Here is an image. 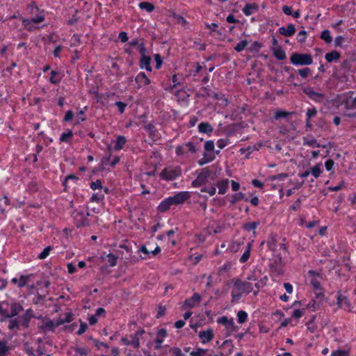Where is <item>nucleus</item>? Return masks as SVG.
Segmentation results:
<instances>
[{
    "mask_svg": "<svg viewBox=\"0 0 356 356\" xmlns=\"http://www.w3.org/2000/svg\"><path fill=\"white\" fill-rule=\"evenodd\" d=\"M290 62L295 65H309L313 63V58L309 54L293 53L290 57Z\"/></svg>",
    "mask_w": 356,
    "mask_h": 356,
    "instance_id": "f257e3e1",
    "label": "nucleus"
},
{
    "mask_svg": "<svg viewBox=\"0 0 356 356\" xmlns=\"http://www.w3.org/2000/svg\"><path fill=\"white\" fill-rule=\"evenodd\" d=\"M181 174V170L180 167L177 166L175 168H164L161 172L160 173V177L161 179L166 181L174 180L177 177H179Z\"/></svg>",
    "mask_w": 356,
    "mask_h": 356,
    "instance_id": "f03ea898",
    "label": "nucleus"
},
{
    "mask_svg": "<svg viewBox=\"0 0 356 356\" xmlns=\"http://www.w3.org/2000/svg\"><path fill=\"white\" fill-rule=\"evenodd\" d=\"M88 212L85 213L83 211L78 210H74L72 213V217L73 218L77 227L87 226L89 225V221L88 220Z\"/></svg>",
    "mask_w": 356,
    "mask_h": 356,
    "instance_id": "7ed1b4c3",
    "label": "nucleus"
},
{
    "mask_svg": "<svg viewBox=\"0 0 356 356\" xmlns=\"http://www.w3.org/2000/svg\"><path fill=\"white\" fill-rule=\"evenodd\" d=\"M211 171L209 168L202 169L196 179L192 182L193 187H200L207 182L208 178L211 176Z\"/></svg>",
    "mask_w": 356,
    "mask_h": 356,
    "instance_id": "20e7f679",
    "label": "nucleus"
},
{
    "mask_svg": "<svg viewBox=\"0 0 356 356\" xmlns=\"http://www.w3.org/2000/svg\"><path fill=\"white\" fill-rule=\"evenodd\" d=\"M305 93L312 100L321 103L325 99V95L323 93L315 92L312 88H306L303 90Z\"/></svg>",
    "mask_w": 356,
    "mask_h": 356,
    "instance_id": "39448f33",
    "label": "nucleus"
},
{
    "mask_svg": "<svg viewBox=\"0 0 356 356\" xmlns=\"http://www.w3.org/2000/svg\"><path fill=\"white\" fill-rule=\"evenodd\" d=\"M144 129L148 133L149 136L154 141H156L161 138V135L156 129L153 123H149L144 125Z\"/></svg>",
    "mask_w": 356,
    "mask_h": 356,
    "instance_id": "423d86ee",
    "label": "nucleus"
},
{
    "mask_svg": "<svg viewBox=\"0 0 356 356\" xmlns=\"http://www.w3.org/2000/svg\"><path fill=\"white\" fill-rule=\"evenodd\" d=\"M234 286L243 293H249L252 291V284L248 282H243L240 279H237L234 284Z\"/></svg>",
    "mask_w": 356,
    "mask_h": 356,
    "instance_id": "0eeeda50",
    "label": "nucleus"
},
{
    "mask_svg": "<svg viewBox=\"0 0 356 356\" xmlns=\"http://www.w3.org/2000/svg\"><path fill=\"white\" fill-rule=\"evenodd\" d=\"M173 205H177L183 203L186 200L190 198V194L188 192H180L177 194L175 195L172 197H170Z\"/></svg>",
    "mask_w": 356,
    "mask_h": 356,
    "instance_id": "6e6552de",
    "label": "nucleus"
},
{
    "mask_svg": "<svg viewBox=\"0 0 356 356\" xmlns=\"http://www.w3.org/2000/svg\"><path fill=\"white\" fill-rule=\"evenodd\" d=\"M10 309H9V316L8 318L14 317L19 314L23 310L22 305L16 302H9Z\"/></svg>",
    "mask_w": 356,
    "mask_h": 356,
    "instance_id": "1a4fd4ad",
    "label": "nucleus"
},
{
    "mask_svg": "<svg viewBox=\"0 0 356 356\" xmlns=\"http://www.w3.org/2000/svg\"><path fill=\"white\" fill-rule=\"evenodd\" d=\"M33 317V311L31 309H27L21 317L22 325L25 328H28L29 326V322L31 319Z\"/></svg>",
    "mask_w": 356,
    "mask_h": 356,
    "instance_id": "9d476101",
    "label": "nucleus"
},
{
    "mask_svg": "<svg viewBox=\"0 0 356 356\" xmlns=\"http://www.w3.org/2000/svg\"><path fill=\"white\" fill-rule=\"evenodd\" d=\"M279 33L285 37H291L296 33L295 26L293 24H290L287 25L286 28L282 26L279 29Z\"/></svg>",
    "mask_w": 356,
    "mask_h": 356,
    "instance_id": "9b49d317",
    "label": "nucleus"
},
{
    "mask_svg": "<svg viewBox=\"0 0 356 356\" xmlns=\"http://www.w3.org/2000/svg\"><path fill=\"white\" fill-rule=\"evenodd\" d=\"M199 337L202 340V343H206L211 341L213 338V332L211 329L199 332Z\"/></svg>",
    "mask_w": 356,
    "mask_h": 356,
    "instance_id": "f8f14e48",
    "label": "nucleus"
},
{
    "mask_svg": "<svg viewBox=\"0 0 356 356\" xmlns=\"http://www.w3.org/2000/svg\"><path fill=\"white\" fill-rule=\"evenodd\" d=\"M31 275H21L19 279H17L16 277H14L11 280V282L13 284L17 285L18 287L22 288L24 286L27 282H29Z\"/></svg>",
    "mask_w": 356,
    "mask_h": 356,
    "instance_id": "ddd939ff",
    "label": "nucleus"
},
{
    "mask_svg": "<svg viewBox=\"0 0 356 356\" xmlns=\"http://www.w3.org/2000/svg\"><path fill=\"white\" fill-rule=\"evenodd\" d=\"M172 205H173V203L170 197L166 198L164 200H163L158 206L157 209L159 212L163 213V212L167 211L170 208V207Z\"/></svg>",
    "mask_w": 356,
    "mask_h": 356,
    "instance_id": "4468645a",
    "label": "nucleus"
},
{
    "mask_svg": "<svg viewBox=\"0 0 356 356\" xmlns=\"http://www.w3.org/2000/svg\"><path fill=\"white\" fill-rule=\"evenodd\" d=\"M136 82L139 86H147L150 83V80L144 72H140L135 79Z\"/></svg>",
    "mask_w": 356,
    "mask_h": 356,
    "instance_id": "2eb2a0df",
    "label": "nucleus"
},
{
    "mask_svg": "<svg viewBox=\"0 0 356 356\" xmlns=\"http://www.w3.org/2000/svg\"><path fill=\"white\" fill-rule=\"evenodd\" d=\"M271 51H273V56L279 60H282L286 58V54L282 48L280 47H272Z\"/></svg>",
    "mask_w": 356,
    "mask_h": 356,
    "instance_id": "dca6fc26",
    "label": "nucleus"
},
{
    "mask_svg": "<svg viewBox=\"0 0 356 356\" xmlns=\"http://www.w3.org/2000/svg\"><path fill=\"white\" fill-rule=\"evenodd\" d=\"M340 53L336 50H333L331 52L327 53L325 56V58L328 63L337 60L340 58Z\"/></svg>",
    "mask_w": 356,
    "mask_h": 356,
    "instance_id": "f3484780",
    "label": "nucleus"
},
{
    "mask_svg": "<svg viewBox=\"0 0 356 356\" xmlns=\"http://www.w3.org/2000/svg\"><path fill=\"white\" fill-rule=\"evenodd\" d=\"M337 305L339 307H342L343 306H346L347 308L350 307V304L348 298L345 296H343L341 293H338L337 295Z\"/></svg>",
    "mask_w": 356,
    "mask_h": 356,
    "instance_id": "a211bd4d",
    "label": "nucleus"
},
{
    "mask_svg": "<svg viewBox=\"0 0 356 356\" xmlns=\"http://www.w3.org/2000/svg\"><path fill=\"white\" fill-rule=\"evenodd\" d=\"M213 127L209 122H201L198 125V130L201 133L210 134L213 131Z\"/></svg>",
    "mask_w": 356,
    "mask_h": 356,
    "instance_id": "6ab92c4d",
    "label": "nucleus"
},
{
    "mask_svg": "<svg viewBox=\"0 0 356 356\" xmlns=\"http://www.w3.org/2000/svg\"><path fill=\"white\" fill-rule=\"evenodd\" d=\"M9 305L10 304L7 301L0 302V314L6 318H8L9 316Z\"/></svg>",
    "mask_w": 356,
    "mask_h": 356,
    "instance_id": "aec40b11",
    "label": "nucleus"
},
{
    "mask_svg": "<svg viewBox=\"0 0 356 356\" xmlns=\"http://www.w3.org/2000/svg\"><path fill=\"white\" fill-rule=\"evenodd\" d=\"M121 341L124 345H131L136 348H138L140 345L139 339L136 337H133L131 340H129L128 339L123 337L122 338Z\"/></svg>",
    "mask_w": 356,
    "mask_h": 356,
    "instance_id": "412c9836",
    "label": "nucleus"
},
{
    "mask_svg": "<svg viewBox=\"0 0 356 356\" xmlns=\"http://www.w3.org/2000/svg\"><path fill=\"white\" fill-rule=\"evenodd\" d=\"M150 63H151V57L150 56H143L140 58V66L141 68L145 67V69L147 71H152Z\"/></svg>",
    "mask_w": 356,
    "mask_h": 356,
    "instance_id": "4be33fe9",
    "label": "nucleus"
},
{
    "mask_svg": "<svg viewBox=\"0 0 356 356\" xmlns=\"http://www.w3.org/2000/svg\"><path fill=\"white\" fill-rule=\"evenodd\" d=\"M228 179L222 180L218 182L217 186L218 187V193L225 194L228 186Z\"/></svg>",
    "mask_w": 356,
    "mask_h": 356,
    "instance_id": "5701e85b",
    "label": "nucleus"
},
{
    "mask_svg": "<svg viewBox=\"0 0 356 356\" xmlns=\"http://www.w3.org/2000/svg\"><path fill=\"white\" fill-rule=\"evenodd\" d=\"M252 245L250 243H248L246 245V248L243 255L240 258V262L245 263L246 262L250 256V250H251Z\"/></svg>",
    "mask_w": 356,
    "mask_h": 356,
    "instance_id": "b1692460",
    "label": "nucleus"
},
{
    "mask_svg": "<svg viewBox=\"0 0 356 356\" xmlns=\"http://www.w3.org/2000/svg\"><path fill=\"white\" fill-rule=\"evenodd\" d=\"M241 200H245L246 202L248 201V199L245 197V194H243V193H238L232 196L230 202L232 204H235L237 202Z\"/></svg>",
    "mask_w": 356,
    "mask_h": 356,
    "instance_id": "393cba45",
    "label": "nucleus"
},
{
    "mask_svg": "<svg viewBox=\"0 0 356 356\" xmlns=\"http://www.w3.org/2000/svg\"><path fill=\"white\" fill-rule=\"evenodd\" d=\"M304 145H307L308 146L311 147H323L325 148L327 147L326 145H320L317 143V141L316 139H312V140H307L305 138H304Z\"/></svg>",
    "mask_w": 356,
    "mask_h": 356,
    "instance_id": "a878e982",
    "label": "nucleus"
},
{
    "mask_svg": "<svg viewBox=\"0 0 356 356\" xmlns=\"http://www.w3.org/2000/svg\"><path fill=\"white\" fill-rule=\"evenodd\" d=\"M321 39L324 40L327 44H330L332 42V38L330 35L329 30H324L321 34Z\"/></svg>",
    "mask_w": 356,
    "mask_h": 356,
    "instance_id": "bb28decb",
    "label": "nucleus"
},
{
    "mask_svg": "<svg viewBox=\"0 0 356 356\" xmlns=\"http://www.w3.org/2000/svg\"><path fill=\"white\" fill-rule=\"evenodd\" d=\"M44 16L40 15V16H36L35 17H33L31 19H24L23 21V22H24L25 26H28L31 23H40V22H42L44 21Z\"/></svg>",
    "mask_w": 356,
    "mask_h": 356,
    "instance_id": "cd10ccee",
    "label": "nucleus"
},
{
    "mask_svg": "<svg viewBox=\"0 0 356 356\" xmlns=\"http://www.w3.org/2000/svg\"><path fill=\"white\" fill-rule=\"evenodd\" d=\"M139 8L142 10H146L147 12H152L154 10V6L149 2L143 1L139 3Z\"/></svg>",
    "mask_w": 356,
    "mask_h": 356,
    "instance_id": "c85d7f7f",
    "label": "nucleus"
},
{
    "mask_svg": "<svg viewBox=\"0 0 356 356\" xmlns=\"http://www.w3.org/2000/svg\"><path fill=\"white\" fill-rule=\"evenodd\" d=\"M126 141H127V140H126L124 136H119L117 138V140H116V145L115 146V149H118V150H120V149H122V147L124 145Z\"/></svg>",
    "mask_w": 356,
    "mask_h": 356,
    "instance_id": "c756f323",
    "label": "nucleus"
},
{
    "mask_svg": "<svg viewBox=\"0 0 356 356\" xmlns=\"http://www.w3.org/2000/svg\"><path fill=\"white\" fill-rule=\"evenodd\" d=\"M256 8H257L256 6H254L253 4L248 3L243 8V12L245 15L248 16V15H252L253 13V10H254Z\"/></svg>",
    "mask_w": 356,
    "mask_h": 356,
    "instance_id": "7c9ffc66",
    "label": "nucleus"
},
{
    "mask_svg": "<svg viewBox=\"0 0 356 356\" xmlns=\"http://www.w3.org/2000/svg\"><path fill=\"white\" fill-rule=\"evenodd\" d=\"M292 113L284 111H277L275 113L274 118L275 120H279L280 118H285L288 116L291 115Z\"/></svg>",
    "mask_w": 356,
    "mask_h": 356,
    "instance_id": "2f4dec72",
    "label": "nucleus"
},
{
    "mask_svg": "<svg viewBox=\"0 0 356 356\" xmlns=\"http://www.w3.org/2000/svg\"><path fill=\"white\" fill-rule=\"evenodd\" d=\"M320 166L321 164H316L311 169L310 173H312L315 178H318L322 172Z\"/></svg>",
    "mask_w": 356,
    "mask_h": 356,
    "instance_id": "473e14b6",
    "label": "nucleus"
},
{
    "mask_svg": "<svg viewBox=\"0 0 356 356\" xmlns=\"http://www.w3.org/2000/svg\"><path fill=\"white\" fill-rule=\"evenodd\" d=\"M8 350L6 341H0V356H5Z\"/></svg>",
    "mask_w": 356,
    "mask_h": 356,
    "instance_id": "72a5a7b5",
    "label": "nucleus"
},
{
    "mask_svg": "<svg viewBox=\"0 0 356 356\" xmlns=\"http://www.w3.org/2000/svg\"><path fill=\"white\" fill-rule=\"evenodd\" d=\"M248 42L246 40H241L234 47V50L237 52L242 51L248 45Z\"/></svg>",
    "mask_w": 356,
    "mask_h": 356,
    "instance_id": "f704fd0d",
    "label": "nucleus"
},
{
    "mask_svg": "<svg viewBox=\"0 0 356 356\" xmlns=\"http://www.w3.org/2000/svg\"><path fill=\"white\" fill-rule=\"evenodd\" d=\"M237 317H238V323L242 324L246 321L247 318H248V314L244 311H239L237 313Z\"/></svg>",
    "mask_w": 356,
    "mask_h": 356,
    "instance_id": "c9c22d12",
    "label": "nucleus"
},
{
    "mask_svg": "<svg viewBox=\"0 0 356 356\" xmlns=\"http://www.w3.org/2000/svg\"><path fill=\"white\" fill-rule=\"evenodd\" d=\"M108 263L111 266H115L117 264L118 257L109 253L107 256Z\"/></svg>",
    "mask_w": 356,
    "mask_h": 356,
    "instance_id": "e433bc0d",
    "label": "nucleus"
},
{
    "mask_svg": "<svg viewBox=\"0 0 356 356\" xmlns=\"http://www.w3.org/2000/svg\"><path fill=\"white\" fill-rule=\"evenodd\" d=\"M243 244V241H233L230 250L232 252H237L240 250V246Z\"/></svg>",
    "mask_w": 356,
    "mask_h": 356,
    "instance_id": "4c0bfd02",
    "label": "nucleus"
},
{
    "mask_svg": "<svg viewBox=\"0 0 356 356\" xmlns=\"http://www.w3.org/2000/svg\"><path fill=\"white\" fill-rule=\"evenodd\" d=\"M298 73L301 77L305 79L311 74V70L309 67L299 69Z\"/></svg>",
    "mask_w": 356,
    "mask_h": 356,
    "instance_id": "58836bf2",
    "label": "nucleus"
},
{
    "mask_svg": "<svg viewBox=\"0 0 356 356\" xmlns=\"http://www.w3.org/2000/svg\"><path fill=\"white\" fill-rule=\"evenodd\" d=\"M350 350H337L332 353V356H348Z\"/></svg>",
    "mask_w": 356,
    "mask_h": 356,
    "instance_id": "ea45409f",
    "label": "nucleus"
},
{
    "mask_svg": "<svg viewBox=\"0 0 356 356\" xmlns=\"http://www.w3.org/2000/svg\"><path fill=\"white\" fill-rule=\"evenodd\" d=\"M58 74V72L54 71V70L51 71V76L49 78V81L51 83L57 84V83H58L60 81V79H58V78L56 77V76H57Z\"/></svg>",
    "mask_w": 356,
    "mask_h": 356,
    "instance_id": "a19ab883",
    "label": "nucleus"
},
{
    "mask_svg": "<svg viewBox=\"0 0 356 356\" xmlns=\"http://www.w3.org/2000/svg\"><path fill=\"white\" fill-rule=\"evenodd\" d=\"M258 225H259V222H252L250 223L244 224L243 227L244 229H245L247 231H251V230H254Z\"/></svg>",
    "mask_w": 356,
    "mask_h": 356,
    "instance_id": "79ce46f5",
    "label": "nucleus"
},
{
    "mask_svg": "<svg viewBox=\"0 0 356 356\" xmlns=\"http://www.w3.org/2000/svg\"><path fill=\"white\" fill-rule=\"evenodd\" d=\"M73 132L72 130H68L67 132L63 133L60 136V140L61 142H66L69 138L72 137Z\"/></svg>",
    "mask_w": 356,
    "mask_h": 356,
    "instance_id": "37998d69",
    "label": "nucleus"
},
{
    "mask_svg": "<svg viewBox=\"0 0 356 356\" xmlns=\"http://www.w3.org/2000/svg\"><path fill=\"white\" fill-rule=\"evenodd\" d=\"M9 204V200L7 197H3L0 199V211L3 213L5 211V208L3 206H7Z\"/></svg>",
    "mask_w": 356,
    "mask_h": 356,
    "instance_id": "c03bdc74",
    "label": "nucleus"
},
{
    "mask_svg": "<svg viewBox=\"0 0 356 356\" xmlns=\"http://www.w3.org/2000/svg\"><path fill=\"white\" fill-rule=\"evenodd\" d=\"M51 250V246H48L45 248L43 251L39 254L38 258L40 259H45L49 254L50 250Z\"/></svg>",
    "mask_w": 356,
    "mask_h": 356,
    "instance_id": "a18cd8bd",
    "label": "nucleus"
},
{
    "mask_svg": "<svg viewBox=\"0 0 356 356\" xmlns=\"http://www.w3.org/2000/svg\"><path fill=\"white\" fill-rule=\"evenodd\" d=\"M201 191L208 193L210 195H213L216 193V189L214 186H211L210 187L202 188Z\"/></svg>",
    "mask_w": 356,
    "mask_h": 356,
    "instance_id": "49530a36",
    "label": "nucleus"
},
{
    "mask_svg": "<svg viewBox=\"0 0 356 356\" xmlns=\"http://www.w3.org/2000/svg\"><path fill=\"white\" fill-rule=\"evenodd\" d=\"M204 149L207 152H213L214 149V143L213 140H207L204 144Z\"/></svg>",
    "mask_w": 356,
    "mask_h": 356,
    "instance_id": "de8ad7c7",
    "label": "nucleus"
},
{
    "mask_svg": "<svg viewBox=\"0 0 356 356\" xmlns=\"http://www.w3.org/2000/svg\"><path fill=\"white\" fill-rule=\"evenodd\" d=\"M288 177V174L286 173H280L275 175H273L270 177V180H283L284 179Z\"/></svg>",
    "mask_w": 356,
    "mask_h": 356,
    "instance_id": "09e8293b",
    "label": "nucleus"
},
{
    "mask_svg": "<svg viewBox=\"0 0 356 356\" xmlns=\"http://www.w3.org/2000/svg\"><path fill=\"white\" fill-rule=\"evenodd\" d=\"M261 47H262V44L261 43H259V42L255 41V42H254L252 44V45H251V47L250 48V50L251 51H256V52H257V51H259V49L261 48Z\"/></svg>",
    "mask_w": 356,
    "mask_h": 356,
    "instance_id": "8fccbe9b",
    "label": "nucleus"
},
{
    "mask_svg": "<svg viewBox=\"0 0 356 356\" xmlns=\"http://www.w3.org/2000/svg\"><path fill=\"white\" fill-rule=\"evenodd\" d=\"M80 322H81L80 327H79V330L77 331L78 335L83 334L88 328V325L86 323L82 322L81 320H80Z\"/></svg>",
    "mask_w": 356,
    "mask_h": 356,
    "instance_id": "3c124183",
    "label": "nucleus"
},
{
    "mask_svg": "<svg viewBox=\"0 0 356 356\" xmlns=\"http://www.w3.org/2000/svg\"><path fill=\"white\" fill-rule=\"evenodd\" d=\"M207 350H204L202 348H198L196 351L191 352L190 355L191 356H204Z\"/></svg>",
    "mask_w": 356,
    "mask_h": 356,
    "instance_id": "603ef678",
    "label": "nucleus"
},
{
    "mask_svg": "<svg viewBox=\"0 0 356 356\" xmlns=\"http://www.w3.org/2000/svg\"><path fill=\"white\" fill-rule=\"evenodd\" d=\"M307 32L305 31H301L298 33V42L303 43L306 40Z\"/></svg>",
    "mask_w": 356,
    "mask_h": 356,
    "instance_id": "864d4df0",
    "label": "nucleus"
},
{
    "mask_svg": "<svg viewBox=\"0 0 356 356\" xmlns=\"http://www.w3.org/2000/svg\"><path fill=\"white\" fill-rule=\"evenodd\" d=\"M90 188L92 190H96L97 188H102V185L101 181L99 179H97L95 181H92L90 184Z\"/></svg>",
    "mask_w": 356,
    "mask_h": 356,
    "instance_id": "5fc2aeb1",
    "label": "nucleus"
},
{
    "mask_svg": "<svg viewBox=\"0 0 356 356\" xmlns=\"http://www.w3.org/2000/svg\"><path fill=\"white\" fill-rule=\"evenodd\" d=\"M19 327V322L17 319L10 320L8 324V328L10 330H14Z\"/></svg>",
    "mask_w": 356,
    "mask_h": 356,
    "instance_id": "6e6d98bb",
    "label": "nucleus"
},
{
    "mask_svg": "<svg viewBox=\"0 0 356 356\" xmlns=\"http://www.w3.org/2000/svg\"><path fill=\"white\" fill-rule=\"evenodd\" d=\"M311 284L312 285L313 288L316 291H322L323 289L321 287L320 282L315 279L311 280Z\"/></svg>",
    "mask_w": 356,
    "mask_h": 356,
    "instance_id": "4d7b16f0",
    "label": "nucleus"
},
{
    "mask_svg": "<svg viewBox=\"0 0 356 356\" xmlns=\"http://www.w3.org/2000/svg\"><path fill=\"white\" fill-rule=\"evenodd\" d=\"M154 59L156 61V68L159 69L162 65V59L161 56L159 54H156L154 55Z\"/></svg>",
    "mask_w": 356,
    "mask_h": 356,
    "instance_id": "13d9d810",
    "label": "nucleus"
},
{
    "mask_svg": "<svg viewBox=\"0 0 356 356\" xmlns=\"http://www.w3.org/2000/svg\"><path fill=\"white\" fill-rule=\"evenodd\" d=\"M74 350L76 353H77L81 355H87L88 353H89V350L87 348H84L76 347L74 348Z\"/></svg>",
    "mask_w": 356,
    "mask_h": 356,
    "instance_id": "bf43d9fd",
    "label": "nucleus"
},
{
    "mask_svg": "<svg viewBox=\"0 0 356 356\" xmlns=\"http://www.w3.org/2000/svg\"><path fill=\"white\" fill-rule=\"evenodd\" d=\"M43 327L46 329L53 330L56 325L53 321H48L44 324Z\"/></svg>",
    "mask_w": 356,
    "mask_h": 356,
    "instance_id": "052dcab7",
    "label": "nucleus"
},
{
    "mask_svg": "<svg viewBox=\"0 0 356 356\" xmlns=\"http://www.w3.org/2000/svg\"><path fill=\"white\" fill-rule=\"evenodd\" d=\"M115 105L118 106L120 113H123L127 106V104L122 102H116Z\"/></svg>",
    "mask_w": 356,
    "mask_h": 356,
    "instance_id": "680f3d73",
    "label": "nucleus"
},
{
    "mask_svg": "<svg viewBox=\"0 0 356 356\" xmlns=\"http://www.w3.org/2000/svg\"><path fill=\"white\" fill-rule=\"evenodd\" d=\"M316 113L317 111L315 108L308 109L307 111V118L311 119L316 115Z\"/></svg>",
    "mask_w": 356,
    "mask_h": 356,
    "instance_id": "e2e57ef3",
    "label": "nucleus"
},
{
    "mask_svg": "<svg viewBox=\"0 0 356 356\" xmlns=\"http://www.w3.org/2000/svg\"><path fill=\"white\" fill-rule=\"evenodd\" d=\"M334 163L332 159H328L325 161V166L327 171H330L334 165Z\"/></svg>",
    "mask_w": 356,
    "mask_h": 356,
    "instance_id": "0e129e2a",
    "label": "nucleus"
},
{
    "mask_svg": "<svg viewBox=\"0 0 356 356\" xmlns=\"http://www.w3.org/2000/svg\"><path fill=\"white\" fill-rule=\"evenodd\" d=\"M343 41H344V38L343 36H341V35L337 36L334 40L335 47H341Z\"/></svg>",
    "mask_w": 356,
    "mask_h": 356,
    "instance_id": "69168bd1",
    "label": "nucleus"
},
{
    "mask_svg": "<svg viewBox=\"0 0 356 356\" xmlns=\"http://www.w3.org/2000/svg\"><path fill=\"white\" fill-rule=\"evenodd\" d=\"M227 145V140L220 139L217 141V145L220 149L224 148Z\"/></svg>",
    "mask_w": 356,
    "mask_h": 356,
    "instance_id": "338daca9",
    "label": "nucleus"
},
{
    "mask_svg": "<svg viewBox=\"0 0 356 356\" xmlns=\"http://www.w3.org/2000/svg\"><path fill=\"white\" fill-rule=\"evenodd\" d=\"M118 37L122 42H126L129 39L126 32H120Z\"/></svg>",
    "mask_w": 356,
    "mask_h": 356,
    "instance_id": "774afa93",
    "label": "nucleus"
}]
</instances>
